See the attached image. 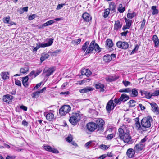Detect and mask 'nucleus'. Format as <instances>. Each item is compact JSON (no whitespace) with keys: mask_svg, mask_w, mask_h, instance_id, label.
<instances>
[{"mask_svg":"<svg viewBox=\"0 0 159 159\" xmlns=\"http://www.w3.org/2000/svg\"><path fill=\"white\" fill-rule=\"evenodd\" d=\"M118 131L119 137L121 140L125 143H128L130 141L131 138L129 135V130L125 125L119 128Z\"/></svg>","mask_w":159,"mask_h":159,"instance_id":"nucleus-1","label":"nucleus"},{"mask_svg":"<svg viewBox=\"0 0 159 159\" xmlns=\"http://www.w3.org/2000/svg\"><path fill=\"white\" fill-rule=\"evenodd\" d=\"M101 48L99 47L98 45L94 41H92L87 48L85 52V54H86L96 52H99L101 51Z\"/></svg>","mask_w":159,"mask_h":159,"instance_id":"nucleus-2","label":"nucleus"},{"mask_svg":"<svg viewBox=\"0 0 159 159\" xmlns=\"http://www.w3.org/2000/svg\"><path fill=\"white\" fill-rule=\"evenodd\" d=\"M153 121L152 118L150 116L145 117L141 120V124L144 131L146 130V128H149L151 126Z\"/></svg>","mask_w":159,"mask_h":159,"instance_id":"nucleus-3","label":"nucleus"},{"mask_svg":"<svg viewBox=\"0 0 159 159\" xmlns=\"http://www.w3.org/2000/svg\"><path fill=\"white\" fill-rule=\"evenodd\" d=\"M81 119V115L79 111L73 113L72 116L69 119V121L73 125H76Z\"/></svg>","mask_w":159,"mask_h":159,"instance_id":"nucleus-4","label":"nucleus"},{"mask_svg":"<svg viewBox=\"0 0 159 159\" xmlns=\"http://www.w3.org/2000/svg\"><path fill=\"white\" fill-rule=\"evenodd\" d=\"M71 109V107L69 105H66L59 109V113L61 116H63L70 111Z\"/></svg>","mask_w":159,"mask_h":159,"instance_id":"nucleus-5","label":"nucleus"},{"mask_svg":"<svg viewBox=\"0 0 159 159\" xmlns=\"http://www.w3.org/2000/svg\"><path fill=\"white\" fill-rule=\"evenodd\" d=\"M97 126L98 130H102L103 129V126L105 124L104 120L101 118H99L96 121Z\"/></svg>","mask_w":159,"mask_h":159,"instance_id":"nucleus-6","label":"nucleus"},{"mask_svg":"<svg viewBox=\"0 0 159 159\" xmlns=\"http://www.w3.org/2000/svg\"><path fill=\"white\" fill-rule=\"evenodd\" d=\"M87 128L88 130L90 132H93L97 128L96 124L93 122L89 123L87 125Z\"/></svg>","mask_w":159,"mask_h":159,"instance_id":"nucleus-7","label":"nucleus"},{"mask_svg":"<svg viewBox=\"0 0 159 159\" xmlns=\"http://www.w3.org/2000/svg\"><path fill=\"white\" fill-rule=\"evenodd\" d=\"M116 44L118 48L125 49H127L129 46L127 42L121 41H118Z\"/></svg>","mask_w":159,"mask_h":159,"instance_id":"nucleus-8","label":"nucleus"},{"mask_svg":"<svg viewBox=\"0 0 159 159\" xmlns=\"http://www.w3.org/2000/svg\"><path fill=\"white\" fill-rule=\"evenodd\" d=\"M114 104L113 103V100H111L107 103L106 106V109L108 112L110 113L111 111L114 109Z\"/></svg>","mask_w":159,"mask_h":159,"instance_id":"nucleus-9","label":"nucleus"},{"mask_svg":"<svg viewBox=\"0 0 159 159\" xmlns=\"http://www.w3.org/2000/svg\"><path fill=\"white\" fill-rule=\"evenodd\" d=\"M43 148L45 150L53 153L57 154L59 153V151L57 149L54 148H52L49 145H44Z\"/></svg>","mask_w":159,"mask_h":159,"instance_id":"nucleus-10","label":"nucleus"},{"mask_svg":"<svg viewBox=\"0 0 159 159\" xmlns=\"http://www.w3.org/2000/svg\"><path fill=\"white\" fill-rule=\"evenodd\" d=\"M55 70V69L54 67L48 69L45 68L43 70V73L46 74V76L48 77L53 73Z\"/></svg>","mask_w":159,"mask_h":159,"instance_id":"nucleus-11","label":"nucleus"},{"mask_svg":"<svg viewBox=\"0 0 159 159\" xmlns=\"http://www.w3.org/2000/svg\"><path fill=\"white\" fill-rule=\"evenodd\" d=\"M135 152H136L134 149L129 148L127 151L126 155L128 158H130L134 157Z\"/></svg>","mask_w":159,"mask_h":159,"instance_id":"nucleus-12","label":"nucleus"},{"mask_svg":"<svg viewBox=\"0 0 159 159\" xmlns=\"http://www.w3.org/2000/svg\"><path fill=\"white\" fill-rule=\"evenodd\" d=\"M135 122V128L136 129L138 130H142L144 131L143 128H142V126L141 125H140L139 122V120L138 118H136L134 119Z\"/></svg>","mask_w":159,"mask_h":159,"instance_id":"nucleus-13","label":"nucleus"},{"mask_svg":"<svg viewBox=\"0 0 159 159\" xmlns=\"http://www.w3.org/2000/svg\"><path fill=\"white\" fill-rule=\"evenodd\" d=\"M144 146L145 144L144 143H139L135 145L134 148V149L136 153H138L143 149Z\"/></svg>","mask_w":159,"mask_h":159,"instance_id":"nucleus-14","label":"nucleus"},{"mask_svg":"<svg viewBox=\"0 0 159 159\" xmlns=\"http://www.w3.org/2000/svg\"><path fill=\"white\" fill-rule=\"evenodd\" d=\"M13 98V97L11 95L7 94L3 96V100L6 103H9L11 102V101Z\"/></svg>","mask_w":159,"mask_h":159,"instance_id":"nucleus-15","label":"nucleus"},{"mask_svg":"<svg viewBox=\"0 0 159 159\" xmlns=\"http://www.w3.org/2000/svg\"><path fill=\"white\" fill-rule=\"evenodd\" d=\"M125 21L126 23V25L123 27V30H125L127 29H129L131 25V20L128 19L126 18H125Z\"/></svg>","mask_w":159,"mask_h":159,"instance_id":"nucleus-16","label":"nucleus"},{"mask_svg":"<svg viewBox=\"0 0 159 159\" xmlns=\"http://www.w3.org/2000/svg\"><path fill=\"white\" fill-rule=\"evenodd\" d=\"M150 104L152 109V111L156 114H158L159 113V110L156 104L154 102H152Z\"/></svg>","mask_w":159,"mask_h":159,"instance_id":"nucleus-17","label":"nucleus"},{"mask_svg":"<svg viewBox=\"0 0 159 159\" xmlns=\"http://www.w3.org/2000/svg\"><path fill=\"white\" fill-rule=\"evenodd\" d=\"M82 18L86 22H89L91 20V17L87 13L85 12L83 13L82 16Z\"/></svg>","mask_w":159,"mask_h":159,"instance_id":"nucleus-18","label":"nucleus"},{"mask_svg":"<svg viewBox=\"0 0 159 159\" xmlns=\"http://www.w3.org/2000/svg\"><path fill=\"white\" fill-rule=\"evenodd\" d=\"M93 88L89 87L84 88V89H80L79 91L81 93H86L89 91H90L93 90Z\"/></svg>","mask_w":159,"mask_h":159,"instance_id":"nucleus-19","label":"nucleus"},{"mask_svg":"<svg viewBox=\"0 0 159 159\" xmlns=\"http://www.w3.org/2000/svg\"><path fill=\"white\" fill-rule=\"evenodd\" d=\"M0 76L3 80H7L9 78V73L8 72H2Z\"/></svg>","mask_w":159,"mask_h":159,"instance_id":"nucleus-20","label":"nucleus"},{"mask_svg":"<svg viewBox=\"0 0 159 159\" xmlns=\"http://www.w3.org/2000/svg\"><path fill=\"white\" fill-rule=\"evenodd\" d=\"M119 78V76L118 75H115L114 76H109L106 78V80L108 82H112L116 80Z\"/></svg>","mask_w":159,"mask_h":159,"instance_id":"nucleus-21","label":"nucleus"},{"mask_svg":"<svg viewBox=\"0 0 159 159\" xmlns=\"http://www.w3.org/2000/svg\"><path fill=\"white\" fill-rule=\"evenodd\" d=\"M122 27V24L120 23L119 20L115 21L114 25V30L117 31L119 29H120Z\"/></svg>","mask_w":159,"mask_h":159,"instance_id":"nucleus-22","label":"nucleus"},{"mask_svg":"<svg viewBox=\"0 0 159 159\" xmlns=\"http://www.w3.org/2000/svg\"><path fill=\"white\" fill-rule=\"evenodd\" d=\"M152 40L154 42L155 47H157L158 46L159 39L157 36L156 35H154L152 37Z\"/></svg>","mask_w":159,"mask_h":159,"instance_id":"nucleus-23","label":"nucleus"},{"mask_svg":"<svg viewBox=\"0 0 159 159\" xmlns=\"http://www.w3.org/2000/svg\"><path fill=\"white\" fill-rule=\"evenodd\" d=\"M95 86L96 89H99L101 92H103L105 90L104 89V85L100 83H98L96 84L95 85Z\"/></svg>","mask_w":159,"mask_h":159,"instance_id":"nucleus-24","label":"nucleus"},{"mask_svg":"<svg viewBox=\"0 0 159 159\" xmlns=\"http://www.w3.org/2000/svg\"><path fill=\"white\" fill-rule=\"evenodd\" d=\"M112 41L110 39H107L106 42V46L107 48H111L113 46Z\"/></svg>","mask_w":159,"mask_h":159,"instance_id":"nucleus-25","label":"nucleus"},{"mask_svg":"<svg viewBox=\"0 0 159 159\" xmlns=\"http://www.w3.org/2000/svg\"><path fill=\"white\" fill-rule=\"evenodd\" d=\"M129 96L126 94L123 93L121 95L120 98V100H121V101H125L129 99Z\"/></svg>","mask_w":159,"mask_h":159,"instance_id":"nucleus-26","label":"nucleus"},{"mask_svg":"<svg viewBox=\"0 0 159 159\" xmlns=\"http://www.w3.org/2000/svg\"><path fill=\"white\" fill-rule=\"evenodd\" d=\"M54 116L53 114L52 113H49L46 115V119L49 121L52 120Z\"/></svg>","mask_w":159,"mask_h":159,"instance_id":"nucleus-27","label":"nucleus"},{"mask_svg":"<svg viewBox=\"0 0 159 159\" xmlns=\"http://www.w3.org/2000/svg\"><path fill=\"white\" fill-rule=\"evenodd\" d=\"M111 57L110 55L107 54L103 57V60L105 62H107L111 61Z\"/></svg>","mask_w":159,"mask_h":159,"instance_id":"nucleus-28","label":"nucleus"},{"mask_svg":"<svg viewBox=\"0 0 159 159\" xmlns=\"http://www.w3.org/2000/svg\"><path fill=\"white\" fill-rule=\"evenodd\" d=\"M151 9L152 10V14L153 15H156L158 13V10L157 9V7L156 6H152L151 7Z\"/></svg>","mask_w":159,"mask_h":159,"instance_id":"nucleus-29","label":"nucleus"},{"mask_svg":"<svg viewBox=\"0 0 159 159\" xmlns=\"http://www.w3.org/2000/svg\"><path fill=\"white\" fill-rule=\"evenodd\" d=\"M49 55L48 54H43L40 58L41 62H42L46 59L48 58L49 57Z\"/></svg>","mask_w":159,"mask_h":159,"instance_id":"nucleus-30","label":"nucleus"},{"mask_svg":"<svg viewBox=\"0 0 159 159\" xmlns=\"http://www.w3.org/2000/svg\"><path fill=\"white\" fill-rule=\"evenodd\" d=\"M29 78L28 76H26L23 78V80H22V83L23 85L25 87H27L28 86L27 84V82Z\"/></svg>","mask_w":159,"mask_h":159,"instance_id":"nucleus-31","label":"nucleus"},{"mask_svg":"<svg viewBox=\"0 0 159 159\" xmlns=\"http://www.w3.org/2000/svg\"><path fill=\"white\" fill-rule=\"evenodd\" d=\"M125 10V7H123L122 4H120L118 8V11L120 13H123L124 11Z\"/></svg>","mask_w":159,"mask_h":159,"instance_id":"nucleus-32","label":"nucleus"},{"mask_svg":"<svg viewBox=\"0 0 159 159\" xmlns=\"http://www.w3.org/2000/svg\"><path fill=\"white\" fill-rule=\"evenodd\" d=\"M144 94L146 98L147 99H150L151 98V97L153 96V93H150L146 91L144 92Z\"/></svg>","mask_w":159,"mask_h":159,"instance_id":"nucleus-33","label":"nucleus"},{"mask_svg":"<svg viewBox=\"0 0 159 159\" xmlns=\"http://www.w3.org/2000/svg\"><path fill=\"white\" fill-rule=\"evenodd\" d=\"M131 92L133 97H136L138 95V94L137 90L135 88L132 89L131 91Z\"/></svg>","mask_w":159,"mask_h":159,"instance_id":"nucleus-34","label":"nucleus"},{"mask_svg":"<svg viewBox=\"0 0 159 159\" xmlns=\"http://www.w3.org/2000/svg\"><path fill=\"white\" fill-rule=\"evenodd\" d=\"M89 44V42L88 41H86L85 43L83 44L82 46V49L83 51H85L86 49L87 48V47Z\"/></svg>","mask_w":159,"mask_h":159,"instance_id":"nucleus-35","label":"nucleus"},{"mask_svg":"<svg viewBox=\"0 0 159 159\" xmlns=\"http://www.w3.org/2000/svg\"><path fill=\"white\" fill-rule=\"evenodd\" d=\"M81 39H80L79 38L77 39V41L73 40L71 42V43L74 45H77L80 43Z\"/></svg>","mask_w":159,"mask_h":159,"instance_id":"nucleus-36","label":"nucleus"},{"mask_svg":"<svg viewBox=\"0 0 159 159\" xmlns=\"http://www.w3.org/2000/svg\"><path fill=\"white\" fill-rule=\"evenodd\" d=\"M10 17L8 16L3 18V21L5 23L9 24L10 20Z\"/></svg>","mask_w":159,"mask_h":159,"instance_id":"nucleus-37","label":"nucleus"},{"mask_svg":"<svg viewBox=\"0 0 159 159\" xmlns=\"http://www.w3.org/2000/svg\"><path fill=\"white\" fill-rule=\"evenodd\" d=\"M110 9H106L105 11L104 12L103 17L106 18L107 17L110 13Z\"/></svg>","mask_w":159,"mask_h":159,"instance_id":"nucleus-38","label":"nucleus"},{"mask_svg":"<svg viewBox=\"0 0 159 159\" xmlns=\"http://www.w3.org/2000/svg\"><path fill=\"white\" fill-rule=\"evenodd\" d=\"M131 91L130 89L129 88L123 89H120L119 92H127L128 93Z\"/></svg>","mask_w":159,"mask_h":159,"instance_id":"nucleus-39","label":"nucleus"},{"mask_svg":"<svg viewBox=\"0 0 159 159\" xmlns=\"http://www.w3.org/2000/svg\"><path fill=\"white\" fill-rule=\"evenodd\" d=\"M136 16V14L135 13H128L127 14V17L129 18H132Z\"/></svg>","mask_w":159,"mask_h":159,"instance_id":"nucleus-40","label":"nucleus"},{"mask_svg":"<svg viewBox=\"0 0 159 159\" xmlns=\"http://www.w3.org/2000/svg\"><path fill=\"white\" fill-rule=\"evenodd\" d=\"M29 70L28 68H21L20 70V72L21 73L25 74Z\"/></svg>","mask_w":159,"mask_h":159,"instance_id":"nucleus-41","label":"nucleus"},{"mask_svg":"<svg viewBox=\"0 0 159 159\" xmlns=\"http://www.w3.org/2000/svg\"><path fill=\"white\" fill-rule=\"evenodd\" d=\"M136 102L134 100H130L129 102V103L130 104V107H133L135 106V103Z\"/></svg>","mask_w":159,"mask_h":159,"instance_id":"nucleus-42","label":"nucleus"},{"mask_svg":"<svg viewBox=\"0 0 159 159\" xmlns=\"http://www.w3.org/2000/svg\"><path fill=\"white\" fill-rule=\"evenodd\" d=\"M53 39H50L49 40L48 42L46 43L47 47L51 46L53 43Z\"/></svg>","mask_w":159,"mask_h":159,"instance_id":"nucleus-43","label":"nucleus"},{"mask_svg":"<svg viewBox=\"0 0 159 159\" xmlns=\"http://www.w3.org/2000/svg\"><path fill=\"white\" fill-rule=\"evenodd\" d=\"M73 139L72 136L70 134L66 138V140L69 142H71Z\"/></svg>","mask_w":159,"mask_h":159,"instance_id":"nucleus-44","label":"nucleus"},{"mask_svg":"<svg viewBox=\"0 0 159 159\" xmlns=\"http://www.w3.org/2000/svg\"><path fill=\"white\" fill-rule=\"evenodd\" d=\"M42 70H39L36 71V73L34 72V74L33 76L34 78H35L37 75H38L41 72H42Z\"/></svg>","mask_w":159,"mask_h":159,"instance_id":"nucleus-45","label":"nucleus"},{"mask_svg":"<svg viewBox=\"0 0 159 159\" xmlns=\"http://www.w3.org/2000/svg\"><path fill=\"white\" fill-rule=\"evenodd\" d=\"M34 71H31L30 73L27 76H28V77H29L30 78H31V79H33L34 77H33V75H34Z\"/></svg>","mask_w":159,"mask_h":159,"instance_id":"nucleus-46","label":"nucleus"},{"mask_svg":"<svg viewBox=\"0 0 159 159\" xmlns=\"http://www.w3.org/2000/svg\"><path fill=\"white\" fill-rule=\"evenodd\" d=\"M121 101V100H120V98L118 99H115L114 100V104L115 106H116L117 104L120 102Z\"/></svg>","mask_w":159,"mask_h":159,"instance_id":"nucleus-47","label":"nucleus"},{"mask_svg":"<svg viewBox=\"0 0 159 159\" xmlns=\"http://www.w3.org/2000/svg\"><path fill=\"white\" fill-rule=\"evenodd\" d=\"M113 136L114 134H111L108 135L106 138L107 140L111 139L113 138Z\"/></svg>","mask_w":159,"mask_h":159,"instance_id":"nucleus-48","label":"nucleus"},{"mask_svg":"<svg viewBox=\"0 0 159 159\" xmlns=\"http://www.w3.org/2000/svg\"><path fill=\"white\" fill-rule=\"evenodd\" d=\"M92 143L91 141H89L88 142H87L85 145V147L87 148L88 149L89 146Z\"/></svg>","mask_w":159,"mask_h":159,"instance_id":"nucleus-49","label":"nucleus"},{"mask_svg":"<svg viewBox=\"0 0 159 159\" xmlns=\"http://www.w3.org/2000/svg\"><path fill=\"white\" fill-rule=\"evenodd\" d=\"M123 83L124 85L126 87L130 85V83L129 82L127 81H123Z\"/></svg>","mask_w":159,"mask_h":159,"instance_id":"nucleus-50","label":"nucleus"},{"mask_svg":"<svg viewBox=\"0 0 159 159\" xmlns=\"http://www.w3.org/2000/svg\"><path fill=\"white\" fill-rule=\"evenodd\" d=\"M158 95H159V90H156L153 93V96H157Z\"/></svg>","mask_w":159,"mask_h":159,"instance_id":"nucleus-51","label":"nucleus"},{"mask_svg":"<svg viewBox=\"0 0 159 159\" xmlns=\"http://www.w3.org/2000/svg\"><path fill=\"white\" fill-rule=\"evenodd\" d=\"M39 91H36L35 92H34L33 93V98H36L37 96H38L39 94Z\"/></svg>","mask_w":159,"mask_h":159,"instance_id":"nucleus-52","label":"nucleus"},{"mask_svg":"<svg viewBox=\"0 0 159 159\" xmlns=\"http://www.w3.org/2000/svg\"><path fill=\"white\" fill-rule=\"evenodd\" d=\"M87 70L86 71V74H85V75L89 77L91 75V72L88 69H86Z\"/></svg>","mask_w":159,"mask_h":159,"instance_id":"nucleus-53","label":"nucleus"},{"mask_svg":"<svg viewBox=\"0 0 159 159\" xmlns=\"http://www.w3.org/2000/svg\"><path fill=\"white\" fill-rule=\"evenodd\" d=\"M100 147L101 149L103 150L107 149L108 148V147H107V146L104 145H101Z\"/></svg>","mask_w":159,"mask_h":159,"instance_id":"nucleus-54","label":"nucleus"},{"mask_svg":"<svg viewBox=\"0 0 159 159\" xmlns=\"http://www.w3.org/2000/svg\"><path fill=\"white\" fill-rule=\"evenodd\" d=\"M145 19H143V21L142 22L141 24V27H140V28L141 29H143V28H144L145 25Z\"/></svg>","mask_w":159,"mask_h":159,"instance_id":"nucleus-55","label":"nucleus"},{"mask_svg":"<svg viewBox=\"0 0 159 159\" xmlns=\"http://www.w3.org/2000/svg\"><path fill=\"white\" fill-rule=\"evenodd\" d=\"M15 84L19 86H20L21 85L20 81L18 80H16L15 81Z\"/></svg>","mask_w":159,"mask_h":159,"instance_id":"nucleus-56","label":"nucleus"},{"mask_svg":"<svg viewBox=\"0 0 159 159\" xmlns=\"http://www.w3.org/2000/svg\"><path fill=\"white\" fill-rule=\"evenodd\" d=\"M87 70L85 68L82 69L81 71V74L82 75H85L86 74V71Z\"/></svg>","mask_w":159,"mask_h":159,"instance_id":"nucleus-57","label":"nucleus"},{"mask_svg":"<svg viewBox=\"0 0 159 159\" xmlns=\"http://www.w3.org/2000/svg\"><path fill=\"white\" fill-rule=\"evenodd\" d=\"M55 21L54 20H50L47 22V23L48 24V26L53 24V23H55Z\"/></svg>","mask_w":159,"mask_h":159,"instance_id":"nucleus-58","label":"nucleus"},{"mask_svg":"<svg viewBox=\"0 0 159 159\" xmlns=\"http://www.w3.org/2000/svg\"><path fill=\"white\" fill-rule=\"evenodd\" d=\"M20 108L25 111H26L27 109V108L26 106L23 105L20 106Z\"/></svg>","mask_w":159,"mask_h":159,"instance_id":"nucleus-59","label":"nucleus"},{"mask_svg":"<svg viewBox=\"0 0 159 159\" xmlns=\"http://www.w3.org/2000/svg\"><path fill=\"white\" fill-rule=\"evenodd\" d=\"M35 17V14H33L32 15L30 16L29 17V20H32Z\"/></svg>","mask_w":159,"mask_h":159,"instance_id":"nucleus-60","label":"nucleus"},{"mask_svg":"<svg viewBox=\"0 0 159 159\" xmlns=\"http://www.w3.org/2000/svg\"><path fill=\"white\" fill-rule=\"evenodd\" d=\"M41 85V83H38L36 84V86L34 87V89H37L38 88H39Z\"/></svg>","mask_w":159,"mask_h":159,"instance_id":"nucleus-61","label":"nucleus"},{"mask_svg":"<svg viewBox=\"0 0 159 159\" xmlns=\"http://www.w3.org/2000/svg\"><path fill=\"white\" fill-rule=\"evenodd\" d=\"M39 44L40 47L44 48L47 47L46 43H39Z\"/></svg>","mask_w":159,"mask_h":159,"instance_id":"nucleus-62","label":"nucleus"},{"mask_svg":"<svg viewBox=\"0 0 159 159\" xmlns=\"http://www.w3.org/2000/svg\"><path fill=\"white\" fill-rule=\"evenodd\" d=\"M17 11L20 14H22L23 13L21 8H18L17 9Z\"/></svg>","mask_w":159,"mask_h":159,"instance_id":"nucleus-63","label":"nucleus"},{"mask_svg":"<svg viewBox=\"0 0 159 159\" xmlns=\"http://www.w3.org/2000/svg\"><path fill=\"white\" fill-rule=\"evenodd\" d=\"M68 84V83L67 82H66L63 83V85L61 86V89H63L66 86V85Z\"/></svg>","mask_w":159,"mask_h":159,"instance_id":"nucleus-64","label":"nucleus"}]
</instances>
